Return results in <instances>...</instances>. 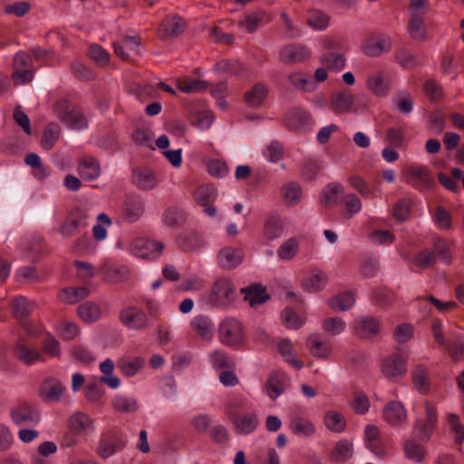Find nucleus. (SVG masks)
<instances>
[{"label": "nucleus", "mask_w": 464, "mask_h": 464, "mask_svg": "<svg viewBox=\"0 0 464 464\" xmlns=\"http://www.w3.org/2000/svg\"><path fill=\"white\" fill-rule=\"evenodd\" d=\"M327 277L320 270H314L310 278L304 282V287L310 292L320 291L326 284Z\"/></svg>", "instance_id": "nucleus-55"}, {"label": "nucleus", "mask_w": 464, "mask_h": 464, "mask_svg": "<svg viewBox=\"0 0 464 464\" xmlns=\"http://www.w3.org/2000/svg\"><path fill=\"white\" fill-rule=\"evenodd\" d=\"M403 453L405 457L415 463H421L425 460L427 450L417 439L411 438L404 441Z\"/></svg>", "instance_id": "nucleus-23"}, {"label": "nucleus", "mask_w": 464, "mask_h": 464, "mask_svg": "<svg viewBox=\"0 0 464 464\" xmlns=\"http://www.w3.org/2000/svg\"><path fill=\"white\" fill-rule=\"evenodd\" d=\"M381 371L389 380L395 381L407 372V363L401 356L394 354L383 359Z\"/></svg>", "instance_id": "nucleus-11"}, {"label": "nucleus", "mask_w": 464, "mask_h": 464, "mask_svg": "<svg viewBox=\"0 0 464 464\" xmlns=\"http://www.w3.org/2000/svg\"><path fill=\"white\" fill-rule=\"evenodd\" d=\"M353 444L348 440L338 441L331 451L330 459L334 462H344L353 456Z\"/></svg>", "instance_id": "nucleus-42"}, {"label": "nucleus", "mask_w": 464, "mask_h": 464, "mask_svg": "<svg viewBox=\"0 0 464 464\" xmlns=\"http://www.w3.org/2000/svg\"><path fill=\"white\" fill-rule=\"evenodd\" d=\"M219 341L227 345L235 347L244 341V327L240 321L234 317H227L220 323L218 330Z\"/></svg>", "instance_id": "nucleus-3"}, {"label": "nucleus", "mask_w": 464, "mask_h": 464, "mask_svg": "<svg viewBox=\"0 0 464 464\" xmlns=\"http://www.w3.org/2000/svg\"><path fill=\"white\" fill-rule=\"evenodd\" d=\"M345 326V322L340 317H330L323 322V329L330 336L342 334Z\"/></svg>", "instance_id": "nucleus-58"}, {"label": "nucleus", "mask_w": 464, "mask_h": 464, "mask_svg": "<svg viewBox=\"0 0 464 464\" xmlns=\"http://www.w3.org/2000/svg\"><path fill=\"white\" fill-rule=\"evenodd\" d=\"M264 20L270 22L271 17L264 10H256L246 14L244 20L239 22V24L245 26L247 32L251 34L257 29Z\"/></svg>", "instance_id": "nucleus-41"}, {"label": "nucleus", "mask_w": 464, "mask_h": 464, "mask_svg": "<svg viewBox=\"0 0 464 464\" xmlns=\"http://www.w3.org/2000/svg\"><path fill=\"white\" fill-rule=\"evenodd\" d=\"M144 365L145 360L142 357L121 358L117 362L118 368L126 377L134 376Z\"/></svg>", "instance_id": "nucleus-36"}, {"label": "nucleus", "mask_w": 464, "mask_h": 464, "mask_svg": "<svg viewBox=\"0 0 464 464\" xmlns=\"http://www.w3.org/2000/svg\"><path fill=\"white\" fill-rule=\"evenodd\" d=\"M281 195L285 204L294 206L300 200L302 189L297 183L290 182L282 188Z\"/></svg>", "instance_id": "nucleus-49"}, {"label": "nucleus", "mask_w": 464, "mask_h": 464, "mask_svg": "<svg viewBox=\"0 0 464 464\" xmlns=\"http://www.w3.org/2000/svg\"><path fill=\"white\" fill-rule=\"evenodd\" d=\"M383 419L392 426H399L407 420V412L401 402L391 401L383 409Z\"/></svg>", "instance_id": "nucleus-18"}, {"label": "nucleus", "mask_w": 464, "mask_h": 464, "mask_svg": "<svg viewBox=\"0 0 464 464\" xmlns=\"http://www.w3.org/2000/svg\"><path fill=\"white\" fill-rule=\"evenodd\" d=\"M164 245L161 242L145 238H136L131 243V251L143 259H155L161 255Z\"/></svg>", "instance_id": "nucleus-8"}, {"label": "nucleus", "mask_w": 464, "mask_h": 464, "mask_svg": "<svg viewBox=\"0 0 464 464\" xmlns=\"http://www.w3.org/2000/svg\"><path fill=\"white\" fill-rule=\"evenodd\" d=\"M341 202H343L345 207L346 213L344 214V218H352L362 208L360 198L353 193L345 195Z\"/></svg>", "instance_id": "nucleus-62"}, {"label": "nucleus", "mask_w": 464, "mask_h": 464, "mask_svg": "<svg viewBox=\"0 0 464 464\" xmlns=\"http://www.w3.org/2000/svg\"><path fill=\"white\" fill-rule=\"evenodd\" d=\"M14 354L16 359L28 365L42 359V355L38 351L30 349L29 347L21 343H18L14 346Z\"/></svg>", "instance_id": "nucleus-44"}, {"label": "nucleus", "mask_w": 464, "mask_h": 464, "mask_svg": "<svg viewBox=\"0 0 464 464\" xmlns=\"http://www.w3.org/2000/svg\"><path fill=\"white\" fill-rule=\"evenodd\" d=\"M258 420L255 414L239 415L234 419V425L238 433L248 434L257 426Z\"/></svg>", "instance_id": "nucleus-45"}, {"label": "nucleus", "mask_w": 464, "mask_h": 464, "mask_svg": "<svg viewBox=\"0 0 464 464\" xmlns=\"http://www.w3.org/2000/svg\"><path fill=\"white\" fill-rule=\"evenodd\" d=\"M179 245L184 251H194L203 245V238L196 231H186L179 237Z\"/></svg>", "instance_id": "nucleus-43"}, {"label": "nucleus", "mask_w": 464, "mask_h": 464, "mask_svg": "<svg viewBox=\"0 0 464 464\" xmlns=\"http://www.w3.org/2000/svg\"><path fill=\"white\" fill-rule=\"evenodd\" d=\"M355 302L354 295L352 292H344L328 300V305L341 312L350 309Z\"/></svg>", "instance_id": "nucleus-46"}, {"label": "nucleus", "mask_w": 464, "mask_h": 464, "mask_svg": "<svg viewBox=\"0 0 464 464\" xmlns=\"http://www.w3.org/2000/svg\"><path fill=\"white\" fill-rule=\"evenodd\" d=\"M395 59L405 69H413L419 65L415 54L406 48L397 49L395 52Z\"/></svg>", "instance_id": "nucleus-57"}, {"label": "nucleus", "mask_w": 464, "mask_h": 464, "mask_svg": "<svg viewBox=\"0 0 464 464\" xmlns=\"http://www.w3.org/2000/svg\"><path fill=\"white\" fill-rule=\"evenodd\" d=\"M112 406L117 411L122 412H134L138 410L139 404L135 399L124 397V396H117L112 401Z\"/></svg>", "instance_id": "nucleus-59"}, {"label": "nucleus", "mask_w": 464, "mask_h": 464, "mask_svg": "<svg viewBox=\"0 0 464 464\" xmlns=\"http://www.w3.org/2000/svg\"><path fill=\"white\" fill-rule=\"evenodd\" d=\"M324 423L334 432H342L346 426V420L343 414L334 411L325 413Z\"/></svg>", "instance_id": "nucleus-53"}, {"label": "nucleus", "mask_w": 464, "mask_h": 464, "mask_svg": "<svg viewBox=\"0 0 464 464\" xmlns=\"http://www.w3.org/2000/svg\"><path fill=\"white\" fill-rule=\"evenodd\" d=\"M366 85L373 94L385 96L390 90V77L383 72H375L367 78Z\"/></svg>", "instance_id": "nucleus-20"}, {"label": "nucleus", "mask_w": 464, "mask_h": 464, "mask_svg": "<svg viewBox=\"0 0 464 464\" xmlns=\"http://www.w3.org/2000/svg\"><path fill=\"white\" fill-rule=\"evenodd\" d=\"M320 62L323 64H328L329 70L341 71L345 65V56L341 53H327L320 57Z\"/></svg>", "instance_id": "nucleus-56"}, {"label": "nucleus", "mask_w": 464, "mask_h": 464, "mask_svg": "<svg viewBox=\"0 0 464 464\" xmlns=\"http://www.w3.org/2000/svg\"><path fill=\"white\" fill-rule=\"evenodd\" d=\"M412 383L415 389L420 393H427L430 390V382L428 369L423 365H416L411 372Z\"/></svg>", "instance_id": "nucleus-31"}, {"label": "nucleus", "mask_w": 464, "mask_h": 464, "mask_svg": "<svg viewBox=\"0 0 464 464\" xmlns=\"http://www.w3.org/2000/svg\"><path fill=\"white\" fill-rule=\"evenodd\" d=\"M163 219L169 227L182 226L187 220V214L182 208L170 207L165 211Z\"/></svg>", "instance_id": "nucleus-47"}, {"label": "nucleus", "mask_w": 464, "mask_h": 464, "mask_svg": "<svg viewBox=\"0 0 464 464\" xmlns=\"http://www.w3.org/2000/svg\"><path fill=\"white\" fill-rule=\"evenodd\" d=\"M408 32L411 37L418 42H424L428 39V31L423 20V15H410Z\"/></svg>", "instance_id": "nucleus-30"}, {"label": "nucleus", "mask_w": 464, "mask_h": 464, "mask_svg": "<svg viewBox=\"0 0 464 464\" xmlns=\"http://www.w3.org/2000/svg\"><path fill=\"white\" fill-rule=\"evenodd\" d=\"M450 356L454 362L462 360L464 354V336H458L452 342L445 343Z\"/></svg>", "instance_id": "nucleus-61"}, {"label": "nucleus", "mask_w": 464, "mask_h": 464, "mask_svg": "<svg viewBox=\"0 0 464 464\" xmlns=\"http://www.w3.org/2000/svg\"><path fill=\"white\" fill-rule=\"evenodd\" d=\"M243 298L251 307L266 303L271 296L262 284L254 283L240 289Z\"/></svg>", "instance_id": "nucleus-17"}, {"label": "nucleus", "mask_w": 464, "mask_h": 464, "mask_svg": "<svg viewBox=\"0 0 464 464\" xmlns=\"http://www.w3.org/2000/svg\"><path fill=\"white\" fill-rule=\"evenodd\" d=\"M88 212L82 208H73L65 218L60 232L64 237H72L88 225Z\"/></svg>", "instance_id": "nucleus-6"}, {"label": "nucleus", "mask_w": 464, "mask_h": 464, "mask_svg": "<svg viewBox=\"0 0 464 464\" xmlns=\"http://www.w3.org/2000/svg\"><path fill=\"white\" fill-rule=\"evenodd\" d=\"M414 263L421 269L433 267L436 263L435 253L429 249L420 251L414 256Z\"/></svg>", "instance_id": "nucleus-64"}, {"label": "nucleus", "mask_w": 464, "mask_h": 464, "mask_svg": "<svg viewBox=\"0 0 464 464\" xmlns=\"http://www.w3.org/2000/svg\"><path fill=\"white\" fill-rule=\"evenodd\" d=\"M125 445L126 440L121 434L110 431L101 437L96 452L101 458L106 459L121 450Z\"/></svg>", "instance_id": "nucleus-7"}, {"label": "nucleus", "mask_w": 464, "mask_h": 464, "mask_svg": "<svg viewBox=\"0 0 464 464\" xmlns=\"http://www.w3.org/2000/svg\"><path fill=\"white\" fill-rule=\"evenodd\" d=\"M392 41L389 36L382 35L376 38L369 37L361 44L362 52L370 57H377L390 52Z\"/></svg>", "instance_id": "nucleus-12"}, {"label": "nucleus", "mask_w": 464, "mask_h": 464, "mask_svg": "<svg viewBox=\"0 0 464 464\" xmlns=\"http://www.w3.org/2000/svg\"><path fill=\"white\" fill-rule=\"evenodd\" d=\"M68 426L75 433L83 435L92 429V420L83 412H77L70 417Z\"/></svg>", "instance_id": "nucleus-35"}, {"label": "nucleus", "mask_w": 464, "mask_h": 464, "mask_svg": "<svg viewBox=\"0 0 464 464\" xmlns=\"http://www.w3.org/2000/svg\"><path fill=\"white\" fill-rule=\"evenodd\" d=\"M210 83L202 80H180L178 82V89L185 93L201 92L207 90Z\"/></svg>", "instance_id": "nucleus-48"}, {"label": "nucleus", "mask_w": 464, "mask_h": 464, "mask_svg": "<svg viewBox=\"0 0 464 464\" xmlns=\"http://www.w3.org/2000/svg\"><path fill=\"white\" fill-rule=\"evenodd\" d=\"M354 324L355 334L361 338L370 339L380 332V323L373 317H359Z\"/></svg>", "instance_id": "nucleus-22"}, {"label": "nucleus", "mask_w": 464, "mask_h": 464, "mask_svg": "<svg viewBox=\"0 0 464 464\" xmlns=\"http://www.w3.org/2000/svg\"><path fill=\"white\" fill-rule=\"evenodd\" d=\"M160 28L163 30V36H178L185 29V22L179 16L167 17L160 23Z\"/></svg>", "instance_id": "nucleus-38"}, {"label": "nucleus", "mask_w": 464, "mask_h": 464, "mask_svg": "<svg viewBox=\"0 0 464 464\" xmlns=\"http://www.w3.org/2000/svg\"><path fill=\"white\" fill-rule=\"evenodd\" d=\"M306 346L313 356L321 359L328 358L332 352L331 344L321 340L317 334H312L307 337Z\"/></svg>", "instance_id": "nucleus-27"}, {"label": "nucleus", "mask_w": 464, "mask_h": 464, "mask_svg": "<svg viewBox=\"0 0 464 464\" xmlns=\"http://www.w3.org/2000/svg\"><path fill=\"white\" fill-rule=\"evenodd\" d=\"M144 213V203L138 198H130L125 201L121 209L124 220L134 223L138 221Z\"/></svg>", "instance_id": "nucleus-24"}, {"label": "nucleus", "mask_w": 464, "mask_h": 464, "mask_svg": "<svg viewBox=\"0 0 464 464\" xmlns=\"http://www.w3.org/2000/svg\"><path fill=\"white\" fill-rule=\"evenodd\" d=\"M195 201L202 207L204 212L209 217H215L217 209L213 203L218 197L217 189L213 185L205 184L198 187L193 193Z\"/></svg>", "instance_id": "nucleus-9"}, {"label": "nucleus", "mask_w": 464, "mask_h": 464, "mask_svg": "<svg viewBox=\"0 0 464 464\" xmlns=\"http://www.w3.org/2000/svg\"><path fill=\"white\" fill-rule=\"evenodd\" d=\"M245 253L239 247L225 246L217 256L218 265L226 270H232L244 260Z\"/></svg>", "instance_id": "nucleus-14"}, {"label": "nucleus", "mask_w": 464, "mask_h": 464, "mask_svg": "<svg viewBox=\"0 0 464 464\" xmlns=\"http://www.w3.org/2000/svg\"><path fill=\"white\" fill-rule=\"evenodd\" d=\"M289 428L294 434L304 437H311L315 432V427L307 419L295 417L289 422Z\"/></svg>", "instance_id": "nucleus-39"}, {"label": "nucleus", "mask_w": 464, "mask_h": 464, "mask_svg": "<svg viewBox=\"0 0 464 464\" xmlns=\"http://www.w3.org/2000/svg\"><path fill=\"white\" fill-rule=\"evenodd\" d=\"M353 95L346 89L332 93L330 96L333 111L337 114L348 112L353 107Z\"/></svg>", "instance_id": "nucleus-21"}, {"label": "nucleus", "mask_w": 464, "mask_h": 464, "mask_svg": "<svg viewBox=\"0 0 464 464\" xmlns=\"http://www.w3.org/2000/svg\"><path fill=\"white\" fill-rule=\"evenodd\" d=\"M413 202L410 198H401L393 207L392 216L400 222L406 221L410 218Z\"/></svg>", "instance_id": "nucleus-54"}, {"label": "nucleus", "mask_w": 464, "mask_h": 464, "mask_svg": "<svg viewBox=\"0 0 464 464\" xmlns=\"http://www.w3.org/2000/svg\"><path fill=\"white\" fill-rule=\"evenodd\" d=\"M324 198L322 199V203L326 208H331L334 205H337L341 203L340 197L344 194V188L340 183H329L324 188Z\"/></svg>", "instance_id": "nucleus-32"}, {"label": "nucleus", "mask_w": 464, "mask_h": 464, "mask_svg": "<svg viewBox=\"0 0 464 464\" xmlns=\"http://www.w3.org/2000/svg\"><path fill=\"white\" fill-rule=\"evenodd\" d=\"M88 56L100 66H105L110 61V54L99 44L89 47Z\"/></svg>", "instance_id": "nucleus-63"}, {"label": "nucleus", "mask_w": 464, "mask_h": 464, "mask_svg": "<svg viewBox=\"0 0 464 464\" xmlns=\"http://www.w3.org/2000/svg\"><path fill=\"white\" fill-rule=\"evenodd\" d=\"M60 136V127L55 122H50L44 129L41 145L44 150H51Z\"/></svg>", "instance_id": "nucleus-52"}, {"label": "nucleus", "mask_w": 464, "mask_h": 464, "mask_svg": "<svg viewBox=\"0 0 464 464\" xmlns=\"http://www.w3.org/2000/svg\"><path fill=\"white\" fill-rule=\"evenodd\" d=\"M286 380V374L281 371H273L270 372L266 382L265 389L267 395L272 400H276L279 395L284 393Z\"/></svg>", "instance_id": "nucleus-19"}, {"label": "nucleus", "mask_w": 464, "mask_h": 464, "mask_svg": "<svg viewBox=\"0 0 464 464\" xmlns=\"http://www.w3.org/2000/svg\"><path fill=\"white\" fill-rule=\"evenodd\" d=\"M77 313L85 323H94L100 319L102 314L100 306L92 301L80 304Z\"/></svg>", "instance_id": "nucleus-37"}, {"label": "nucleus", "mask_w": 464, "mask_h": 464, "mask_svg": "<svg viewBox=\"0 0 464 464\" xmlns=\"http://www.w3.org/2000/svg\"><path fill=\"white\" fill-rule=\"evenodd\" d=\"M64 388L61 382L54 378L45 380L40 387L41 397L45 401H57L60 400Z\"/></svg>", "instance_id": "nucleus-25"}, {"label": "nucleus", "mask_w": 464, "mask_h": 464, "mask_svg": "<svg viewBox=\"0 0 464 464\" xmlns=\"http://www.w3.org/2000/svg\"><path fill=\"white\" fill-rule=\"evenodd\" d=\"M307 24L314 29L324 30L328 26L329 17L320 10H313L308 14Z\"/></svg>", "instance_id": "nucleus-60"}, {"label": "nucleus", "mask_w": 464, "mask_h": 464, "mask_svg": "<svg viewBox=\"0 0 464 464\" xmlns=\"http://www.w3.org/2000/svg\"><path fill=\"white\" fill-rule=\"evenodd\" d=\"M132 182L139 188L144 190L152 189L157 185L153 172L145 168H137L133 170Z\"/></svg>", "instance_id": "nucleus-28"}, {"label": "nucleus", "mask_w": 464, "mask_h": 464, "mask_svg": "<svg viewBox=\"0 0 464 464\" xmlns=\"http://www.w3.org/2000/svg\"><path fill=\"white\" fill-rule=\"evenodd\" d=\"M425 407V420H417L413 425L412 432L414 439L419 440L420 442H428L433 434L437 426V410L435 406L430 401L424 402Z\"/></svg>", "instance_id": "nucleus-4"}, {"label": "nucleus", "mask_w": 464, "mask_h": 464, "mask_svg": "<svg viewBox=\"0 0 464 464\" xmlns=\"http://www.w3.org/2000/svg\"><path fill=\"white\" fill-rule=\"evenodd\" d=\"M89 295L90 290L87 287H67L61 291L59 299L64 304H72L85 299Z\"/></svg>", "instance_id": "nucleus-34"}, {"label": "nucleus", "mask_w": 464, "mask_h": 464, "mask_svg": "<svg viewBox=\"0 0 464 464\" xmlns=\"http://www.w3.org/2000/svg\"><path fill=\"white\" fill-rule=\"evenodd\" d=\"M236 299V288L232 281L227 277L218 278L212 287L208 303L213 307L229 306Z\"/></svg>", "instance_id": "nucleus-2"}, {"label": "nucleus", "mask_w": 464, "mask_h": 464, "mask_svg": "<svg viewBox=\"0 0 464 464\" xmlns=\"http://www.w3.org/2000/svg\"><path fill=\"white\" fill-rule=\"evenodd\" d=\"M78 172L85 180L96 179L101 174L99 161L92 157L83 158L78 165Z\"/></svg>", "instance_id": "nucleus-29"}, {"label": "nucleus", "mask_w": 464, "mask_h": 464, "mask_svg": "<svg viewBox=\"0 0 464 464\" xmlns=\"http://www.w3.org/2000/svg\"><path fill=\"white\" fill-rule=\"evenodd\" d=\"M210 362L215 369H234L236 362L228 354L220 350H215L210 353Z\"/></svg>", "instance_id": "nucleus-50"}, {"label": "nucleus", "mask_w": 464, "mask_h": 464, "mask_svg": "<svg viewBox=\"0 0 464 464\" xmlns=\"http://www.w3.org/2000/svg\"><path fill=\"white\" fill-rule=\"evenodd\" d=\"M404 180L420 192L430 190L435 184L431 171L426 166L409 167Z\"/></svg>", "instance_id": "nucleus-5"}, {"label": "nucleus", "mask_w": 464, "mask_h": 464, "mask_svg": "<svg viewBox=\"0 0 464 464\" xmlns=\"http://www.w3.org/2000/svg\"><path fill=\"white\" fill-rule=\"evenodd\" d=\"M310 55L308 48L299 44L285 45L279 53L280 60L287 64L304 62L309 59Z\"/></svg>", "instance_id": "nucleus-15"}, {"label": "nucleus", "mask_w": 464, "mask_h": 464, "mask_svg": "<svg viewBox=\"0 0 464 464\" xmlns=\"http://www.w3.org/2000/svg\"><path fill=\"white\" fill-rule=\"evenodd\" d=\"M12 308L13 315L18 320H24L31 314L35 308V304L26 297L19 295L13 300Z\"/></svg>", "instance_id": "nucleus-33"}, {"label": "nucleus", "mask_w": 464, "mask_h": 464, "mask_svg": "<svg viewBox=\"0 0 464 464\" xmlns=\"http://www.w3.org/2000/svg\"><path fill=\"white\" fill-rule=\"evenodd\" d=\"M54 109L60 121L68 128L82 130L87 127L88 121L82 111L76 106H72L68 100L57 101Z\"/></svg>", "instance_id": "nucleus-1"}, {"label": "nucleus", "mask_w": 464, "mask_h": 464, "mask_svg": "<svg viewBox=\"0 0 464 464\" xmlns=\"http://www.w3.org/2000/svg\"><path fill=\"white\" fill-rule=\"evenodd\" d=\"M11 418L18 426L36 424L40 421L39 411L27 402H22L11 411Z\"/></svg>", "instance_id": "nucleus-10"}, {"label": "nucleus", "mask_w": 464, "mask_h": 464, "mask_svg": "<svg viewBox=\"0 0 464 464\" xmlns=\"http://www.w3.org/2000/svg\"><path fill=\"white\" fill-rule=\"evenodd\" d=\"M266 95L267 90L265 85L256 83L245 93V102L249 107L257 108L261 106Z\"/></svg>", "instance_id": "nucleus-40"}, {"label": "nucleus", "mask_w": 464, "mask_h": 464, "mask_svg": "<svg viewBox=\"0 0 464 464\" xmlns=\"http://www.w3.org/2000/svg\"><path fill=\"white\" fill-rule=\"evenodd\" d=\"M311 123V115L303 108H293L285 113V125L290 130H303Z\"/></svg>", "instance_id": "nucleus-16"}, {"label": "nucleus", "mask_w": 464, "mask_h": 464, "mask_svg": "<svg viewBox=\"0 0 464 464\" xmlns=\"http://www.w3.org/2000/svg\"><path fill=\"white\" fill-rule=\"evenodd\" d=\"M191 327L204 340L209 341L214 336V324L207 315L195 316L191 321Z\"/></svg>", "instance_id": "nucleus-26"}, {"label": "nucleus", "mask_w": 464, "mask_h": 464, "mask_svg": "<svg viewBox=\"0 0 464 464\" xmlns=\"http://www.w3.org/2000/svg\"><path fill=\"white\" fill-rule=\"evenodd\" d=\"M279 353L284 357L285 361L291 364L297 370L303 368L304 363L300 360H297L294 353L293 344L289 340H283L278 345Z\"/></svg>", "instance_id": "nucleus-51"}, {"label": "nucleus", "mask_w": 464, "mask_h": 464, "mask_svg": "<svg viewBox=\"0 0 464 464\" xmlns=\"http://www.w3.org/2000/svg\"><path fill=\"white\" fill-rule=\"evenodd\" d=\"M120 320L124 325L134 330L145 329L149 323L147 314L142 310L133 306L121 310Z\"/></svg>", "instance_id": "nucleus-13"}]
</instances>
